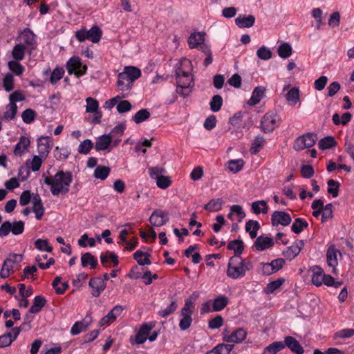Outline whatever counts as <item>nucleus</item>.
<instances>
[{
	"label": "nucleus",
	"instance_id": "nucleus-1",
	"mask_svg": "<svg viewBox=\"0 0 354 354\" xmlns=\"http://www.w3.org/2000/svg\"><path fill=\"white\" fill-rule=\"evenodd\" d=\"M193 65L187 58H183L176 65L175 76L176 79L177 93L185 97L190 95L194 86Z\"/></svg>",
	"mask_w": 354,
	"mask_h": 354
},
{
	"label": "nucleus",
	"instance_id": "nucleus-2",
	"mask_svg": "<svg viewBox=\"0 0 354 354\" xmlns=\"http://www.w3.org/2000/svg\"><path fill=\"white\" fill-rule=\"evenodd\" d=\"M73 180L71 172L59 171L52 176L44 177V183L50 187L53 196L65 195L69 192Z\"/></svg>",
	"mask_w": 354,
	"mask_h": 354
},
{
	"label": "nucleus",
	"instance_id": "nucleus-3",
	"mask_svg": "<svg viewBox=\"0 0 354 354\" xmlns=\"http://www.w3.org/2000/svg\"><path fill=\"white\" fill-rule=\"evenodd\" d=\"M253 268L251 261L243 259L241 256L231 257L227 263L226 275L228 278L237 280L243 278L248 272Z\"/></svg>",
	"mask_w": 354,
	"mask_h": 354
},
{
	"label": "nucleus",
	"instance_id": "nucleus-4",
	"mask_svg": "<svg viewBox=\"0 0 354 354\" xmlns=\"http://www.w3.org/2000/svg\"><path fill=\"white\" fill-rule=\"evenodd\" d=\"M141 76V71L136 66H125L118 75V90L128 93L132 88L134 82Z\"/></svg>",
	"mask_w": 354,
	"mask_h": 354
},
{
	"label": "nucleus",
	"instance_id": "nucleus-5",
	"mask_svg": "<svg viewBox=\"0 0 354 354\" xmlns=\"http://www.w3.org/2000/svg\"><path fill=\"white\" fill-rule=\"evenodd\" d=\"M310 271L312 273V283L316 286H321L322 284H324L327 286L337 288L341 285L339 282H335L332 276L325 274L324 270L319 266H312L310 268Z\"/></svg>",
	"mask_w": 354,
	"mask_h": 354
},
{
	"label": "nucleus",
	"instance_id": "nucleus-6",
	"mask_svg": "<svg viewBox=\"0 0 354 354\" xmlns=\"http://www.w3.org/2000/svg\"><path fill=\"white\" fill-rule=\"evenodd\" d=\"M223 342L228 344H241L248 335V332L244 328H238L233 331L224 329L221 333Z\"/></svg>",
	"mask_w": 354,
	"mask_h": 354
},
{
	"label": "nucleus",
	"instance_id": "nucleus-7",
	"mask_svg": "<svg viewBox=\"0 0 354 354\" xmlns=\"http://www.w3.org/2000/svg\"><path fill=\"white\" fill-rule=\"evenodd\" d=\"M75 37L80 42L87 39L93 43H97L102 37V30L98 26H93L88 30L83 28L76 31Z\"/></svg>",
	"mask_w": 354,
	"mask_h": 354
},
{
	"label": "nucleus",
	"instance_id": "nucleus-8",
	"mask_svg": "<svg viewBox=\"0 0 354 354\" xmlns=\"http://www.w3.org/2000/svg\"><path fill=\"white\" fill-rule=\"evenodd\" d=\"M279 115L274 112L266 113L261 120L260 128L264 133L273 131L280 124Z\"/></svg>",
	"mask_w": 354,
	"mask_h": 354
},
{
	"label": "nucleus",
	"instance_id": "nucleus-9",
	"mask_svg": "<svg viewBox=\"0 0 354 354\" xmlns=\"http://www.w3.org/2000/svg\"><path fill=\"white\" fill-rule=\"evenodd\" d=\"M24 231V223L21 221H5L0 227V236L3 237L12 232L14 235L21 234Z\"/></svg>",
	"mask_w": 354,
	"mask_h": 354
},
{
	"label": "nucleus",
	"instance_id": "nucleus-10",
	"mask_svg": "<svg viewBox=\"0 0 354 354\" xmlns=\"http://www.w3.org/2000/svg\"><path fill=\"white\" fill-rule=\"evenodd\" d=\"M66 68L70 75L75 74L77 77L84 75L87 71V66L82 63L81 59L77 56L71 57L66 63Z\"/></svg>",
	"mask_w": 354,
	"mask_h": 354
},
{
	"label": "nucleus",
	"instance_id": "nucleus-11",
	"mask_svg": "<svg viewBox=\"0 0 354 354\" xmlns=\"http://www.w3.org/2000/svg\"><path fill=\"white\" fill-rule=\"evenodd\" d=\"M21 260L20 254H12L4 260L2 268L0 270V277L3 279L8 278L14 272L15 264Z\"/></svg>",
	"mask_w": 354,
	"mask_h": 354
},
{
	"label": "nucleus",
	"instance_id": "nucleus-12",
	"mask_svg": "<svg viewBox=\"0 0 354 354\" xmlns=\"http://www.w3.org/2000/svg\"><path fill=\"white\" fill-rule=\"evenodd\" d=\"M19 44H22L24 47L28 49H35L37 46L35 35L29 28L21 31L18 37Z\"/></svg>",
	"mask_w": 354,
	"mask_h": 354
},
{
	"label": "nucleus",
	"instance_id": "nucleus-13",
	"mask_svg": "<svg viewBox=\"0 0 354 354\" xmlns=\"http://www.w3.org/2000/svg\"><path fill=\"white\" fill-rule=\"evenodd\" d=\"M315 143V136L313 133H306L298 137L294 143V149L296 151H301L306 148L313 147Z\"/></svg>",
	"mask_w": 354,
	"mask_h": 354
},
{
	"label": "nucleus",
	"instance_id": "nucleus-14",
	"mask_svg": "<svg viewBox=\"0 0 354 354\" xmlns=\"http://www.w3.org/2000/svg\"><path fill=\"white\" fill-rule=\"evenodd\" d=\"M52 139L48 136H41L37 139V151L42 158H46L53 147Z\"/></svg>",
	"mask_w": 354,
	"mask_h": 354
},
{
	"label": "nucleus",
	"instance_id": "nucleus-15",
	"mask_svg": "<svg viewBox=\"0 0 354 354\" xmlns=\"http://www.w3.org/2000/svg\"><path fill=\"white\" fill-rule=\"evenodd\" d=\"M292 221L289 214L282 211H274L271 215V223L273 226H288Z\"/></svg>",
	"mask_w": 354,
	"mask_h": 354
},
{
	"label": "nucleus",
	"instance_id": "nucleus-16",
	"mask_svg": "<svg viewBox=\"0 0 354 354\" xmlns=\"http://www.w3.org/2000/svg\"><path fill=\"white\" fill-rule=\"evenodd\" d=\"M341 255L339 251L335 248L334 245L328 247L326 252V261L328 266L331 268V272L334 274H337V270L336 267L338 265L337 255Z\"/></svg>",
	"mask_w": 354,
	"mask_h": 354
},
{
	"label": "nucleus",
	"instance_id": "nucleus-17",
	"mask_svg": "<svg viewBox=\"0 0 354 354\" xmlns=\"http://www.w3.org/2000/svg\"><path fill=\"white\" fill-rule=\"evenodd\" d=\"M123 310L124 308L122 306L116 305L106 315L100 320L99 326H104L112 324L122 314Z\"/></svg>",
	"mask_w": 354,
	"mask_h": 354
},
{
	"label": "nucleus",
	"instance_id": "nucleus-18",
	"mask_svg": "<svg viewBox=\"0 0 354 354\" xmlns=\"http://www.w3.org/2000/svg\"><path fill=\"white\" fill-rule=\"evenodd\" d=\"M152 328L153 326H151L147 323H144L140 325L136 335H135L134 342L137 344H144L147 341Z\"/></svg>",
	"mask_w": 354,
	"mask_h": 354
},
{
	"label": "nucleus",
	"instance_id": "nucleus-19",
	"mask_svg": "<svg viewBox=\"0 0 354 354\" xmlns=\"http://www.w3.org/2000/svg\"><path fill=\"white\" fill-rule=\"evenodd\" d=\"M169 221L168 214L162 210L156 209L151 214L149 221L153 225L160 227Z\"/></svg>",
	"mask_w": 354,
	"mask_h": 354
},
{
	"label": "nucleus",
	"instance_id": "nucleus-20",
	"mask_svg": "<svg viewBox=\"0 0 354 354\" xmlns=\"http://www.w3.org/2000/svg\"><path fill=\"white\" fill-rule=\"evenodd\" d=\"M21 332L19 327L13 328L10 332L0 336V347L4 348L10 346L15 341Z\"/></svg>",
	"mask_w": 354,
	"mask_h": 354
},
{
	"label": "nucleus",
	"instance_id": "nucleus-21",
	"mask_svg": "<svg viewBox=\"0 0 354 354\" xmlns=\"http://www.w3.org/2000/svg\"><path fill=\"white\" fill-rule=\"evenodd\" d=\"M304 245V242L302 240H297L286 249L283 255L287 259L292 260L299 254Z\"/></svg>",
	"mask_w": 354,
	"mask_h": 354
},
{
	"label": "nucleus",
	"instance_id": "nucleus-22",
	"mask_svg": "<svg viewBox=\"0 0 354 354\" xmlns=\"http://www.w3.org/2000/svg\"><path fill=\"white\" fill-rule=\"evenodd\" d=\"M112 140L111 134H104L99 136L96 140L95 149L97 151H111L110 146L112 143Z\"/></svg>",
	"mask_w": 354,
	"mask_h": 354
},
{
	"label": "nucleus",
	"instance_id": "nucleus-23",
	"mask_svg": "<svg viewBox=\"0 0 354 354\" xmlns=\"http://www.w3.org/2000/svg\"><path fill=\"white\" fill-rule=\"evenodd\" d=\"M89 286L91 288V294L93 297H97L105 289L106 284L101 278H93L89 281Z\"/></svg>",
	"mask_w": 354,
	"mask_h": 354
},
{
	"label": "nucleus",
	"instance_id": "nucleus-24",
	"mask_svg": "<svg viewBox=\"0 0 354 354\" xmlns=\"http://www.w3.org/2000/svg\"><path fill=\"white\" fill-rule=\"evenodd\" d=\"M32 211L35 214V218L37 220H40L44 214V207L41 199L40 196L36 194L32 196Z\"/></svg>",
	"mask_w": 354,
	"mask_h": 354
},
{
	"label": "nucleus",
	"instance_id": "nucleus-25",
	"mask_svg": "<svg viewBox=\"0 0 354 354\" xmlns=\"http://www.w3.org/2000/svg\"><path fill=\"white\" fill-rule=\"evenodd\" d=\"M274 245V241L272 238L259 236L257 238L254 247L258 251H263L266 249L271 248Z\"/></svg>",
	"mask_w": 354,
	"mask_h": 354
},
{
	"label": "nucleus",
	"instance_id": "nucleus-26",
	"mask_svg": "<svg viewBox=\"0 0 354 354\" xmlns=\"http://www.w3.org/2000/svg\"><path fill=\"white\" fill-rule=\"evenodd\" d=\"M245 217V213L241 205H234L230 207V211L227 215L229 219L241 222Z\"/></svg>",
	"mask_w": 354,
	"mask_h": 354
},
{
	"label": "nucleus",
	"instance_id": "nucleus-27",
	"mask_svg": "<svg viewBox=\"0 0 354 354\" xmlns=\"http://www.w3.org/2000/svg\"><path fill=\"white\" fill-rule=\"evenodd\" d=\"M286 346L296 354H303L304 350L301 346L299 342L291 336H287L285 337L284 342H283Z\"/></svg>",
	"mask_w": 354,
	"mask_h": 354
},
{
	"label": "nucleus",
	"instance_id": "nucleus-28",
	"mask_svg": "<svg viewBox=\"0 0 354 354\" xmlns=\"http://www.w3.org/2000/svg\"><path fill=\"white\" fill-rule=\"evenodd\" d=\"M205 41V33L203 32H196L192 33L188 39V45L190 48H198L203 44Z\"/></svg>",
	"mask_w": 354,
	"mask_h": 354
},
{
	"label": "nucleus",
	"instance_id": "nucleus-29",
	"mask_svg": "<svg viewBox=\"0 0 354 354\" xmlns=\"http://www.w3.org/2000/svg\"><path fill=\"white\" fill-rule=\"evenodd\" d=\"M195 309V304L192 297L185 299L184 306L180 310L181 317H192Z\"/></svg>",
	"mask_w": 354,
	"mask_h": 354
},
{
	"label": "nucleus",
	"instance_id": "nucleus-30",
	"mask_svg": "<svg viewBox=\"0 0 354 354\" xmlns=\"http://www.w3.org/2000/svg\"><path fill=\"white\" fill-rule=\"evenodd\" d=\"M30 144V140L27 137L21 136L15 147L14 153L17 156H21L28 149Z\"/></svg>",
	"mask_w": 354,
	"mask_h": 354
},
{
	"label": "nucleus",
	"instance_id": "nucleus-31",
	"mask_svg": "<svg viewBox=\"0 0 354 354\" xmlns=\"http://www.w3.org/2000/svg\"><path fill=\"white\" fill-rule=\"evenodd\" d=\"M286 348V344L281 341H276L264 348L261 354H277Z\"/></svg>",
	"mask_w": 354,
	"mask_h": 354
},
{
	"label": "nucleus",
	"instance_id": "nucleus-32",
	"mask_svg": "<svg viewBox=\"0 0 354 354\" xmlns=\"http://www.w3.org/2000/svg\"><path fill=\"white\" fill-rule=\"evenodd\" d=\"M97 264V259L91 253L86 252L81 257V265L85 268L90 266L91 269H95Z\"/></svg>",
	"mask_w": 354,
	"mask_h": 354
},
{
	"label": "nucleus",
	"instance_id": "nucleus-33",
	"mask_svg": "<svg viewBox=\"0 0 354 354\" xmlns=\"http://www.w3.org/2000/svg\"><path fill=\"white\" fill-rule=\"evenodd\" d=\"M234 348L233 344L221 343L207 351L205 354H230Z\"/></svg>",
	"mask_w": 354,
	"mask_h": 354
},
{
	"label": "nucleus",
	"instance_id": "nucleus-34",
	"mask_svg": "<svg viewBox=\"0 0 354 354\" xmlns=\"http://www.w3.org/2000/svg\"><path fill=\"white\" fill-rule=\"evenodd\" d=\"M228 303V298L225 295H221L213 300L212 310L214 312L221 311L225 308Z\"/></svg>",
	"mask_w": 354,
	"mask_h": 354
},
{
	"label": "nucleus",
	"instance_id": "nucleus-35",
	"mask_svg": "<svg viewBox=\"0 0 354 354\" xmlns=\"http://www.w3.org/2000/svg\"><path fill=\"white\" fill-rule=\"evenodd\" d=\"M255 22V17L253 15L239 16L235 19L236 24L239 28H250Z\"/></svg>",
	"mask_w": 354,
	"mask_h": 354
},
{
	"label": "nucleus",
	"instance_id": "nucleus-36",
	"mask_svg": "<svg viewBox=\"0 0 354 354\" xmlns=\"http://www.w3.org/2000/svg\"><path fill=\"white\" fill-rule=\"evenodd\" d=\"M251 207L255 214H267L269 209L266 201L263 200L253 202Z\"/></svg>",
	"mask_w": 354,
	"mask_h": 354
},
{
	"label": "nucleus",
	"instance_id": "nucleus-37",
	"mask_svg": "<svg viewBox=\"0 0 354 354\" xmlns=\"http://www.w3.org/2000/svg\"><path fill=\"white\" fill-rule=\"evenodd\" d=\"M299 90L297 87H292L290 88L286 95V100L291 106L295 105L299 101Z\"/></svg>",
	"mask_w": 354,
	"mask_h": 354
},
{
	"label": "nucleus",
	"instance_id": "nucleus-38",
	"mask_svg": "<svg viewBox=\"0 0 354 354\" xmlns=\"http://www.w3.org/2000/svg\"><path fill=\"white\" fill-rule=\"evenodd\" d=\"M264 95V88L261 86L256 87L252 93V96L248 101V104L251 106L257 104L263 98Z\"/></svg>",
	"mask_w": 354,
	"mask_h": 354
},
{
	"label": "nucleus",
	"instance_id": "nucleus-39",
	"mask_svg": "<svg viewBox=\"0 0 354 354\" xmlns=\"http://www.w3.org/2000/svg\"><path fill=\"white\" fill-rule=\"evenodd\" d=\"M90 321H78L76 322L71 329V333L73 335H77L83 331H85L89 326Z\"/></svg>",
	"mask_w": 354,
	"mask_h": 354
},
{
	"label": "nucleus",
	"instance_id": "nucleus-40",
	"mask_svg": "<svg viewBox=\"0 0 354 354\" xmlns=\"http://www.w3.org/2000/svg\"><path fill=\"white\" fill-rule=\"evenodd\" d=\"M46 299L41 295H37L34 298L33 304L29 309L30 313H37L46 304Z\"/></svg>",
	"mask_w": 354,
	"mask_h": 354
},
{
	"label": "nucleus",
	"instance_id": "nucleus-41",
	"mask_svg": "<svg viewBox=\"0 0 354 354\" xmlns=\"http://www.w3.org/2000/svg\"><path fill=\"white\" fill-rule=\"evenodd\" d=\"M46 158H42L41 156L35 155L31 160H27L26 165L32 171H37L39 170L42 162Z\"/></svg>",
	"mask_w": 354,
	"mask_h": 354
},
{
	"label": "nucleus",
	"instance_id": "nucleus-42",
	"mask_svg": "<svg viewBox=\"0 0 354 354\" xmlns=\"http://www.w3.org/2000/svg\"><path fill=\"white\" fill-rule=\"evenodd\" d=\"M260 229V225L257 221L250 220L245 224V230L250 237L254 239L257 236V231Z\"/></svg>",
	"mask_w": 354,
	"mask_h": 354
},
{
	"label": "nucleus",
	"instance_id": "nucleus-43",
	"mask_svg": "<svg viewBox=\"0 0 354 354\" xmlns=\"http://www.w3.org/2000/svg\"><path fill=\"white\" fill-rule=\"evenodd\" d=\"M308 223L301 218H297L291 226L292 231L295 234L301 233L305 228H307Z\"/></svg>",
	"mask_w": 354,
	"mask_h": 354
},
{
	"label": "nucleus",
	"instance_id": "nucleus-44",
	"mask_svg": "<svg viewBox=\"0 0 354 354\" xmlns=\"http://www.w3.org/2000/svg\"><path fill=\"white\" fill-rule=\"evenodd\" d=\"M149 254L143 252L141 250H137L133 254L134 259L138 262L140 266L150 265L151 261L149 258Z\"/></svg>",
	"mask_w": 354,
	"mask_h": 354
},
{
	"label": "nucleus",
	"instance_id": "nucleus-45",
	"mask_svg": "<svg viewBox=\"0 0 354 354\" xmlns=\"http://www.w3.org/2000/svg\"><path fill=\"white\" fill-rule=\"evenodd\" d=\"M227 248L234 252V255H239L242 254L243 251V243L241 240H234L227 244Z\"/></svg>",
	"mask_w": 354,
	"mask_h": 354
},
{
	"label": "nucleus",
	"instance_id": "nucleus-46",
	"mask_svg": "<svg viewBox=\"0 0 354 354\" xmlns=\"http://www.w3.org/2000/svg\"><path fill=\"white\" fill-rule=\"evenodd\" d=\"M222 205V199H212L207 204L205 205L204 209L209 212H218L221 209Z\"/></svg>",
	"mask_w": 354,
	"mask_h": 354
},
{
	"label": "nucleus",
	"instance_id": "nucleus-47",
	"mask_svg": "<svg viewBox=\"0 0 354 354\" xmlns=\"http://www.w3.org/2000/svg\"><path fill=\"white\" fill-rule=\"evenodd\" d=\"M110 170L109 167L97 166L94 171L93 176L97 179L104 180L108 177Z\"/></svg>",
	"mask_w": 354,
	"mask_h": 354
},
{
	"label": "nucleus",
	"instance_id": "nucleus-48",
	"mask_svg": "<svg viewBox=\"0 0 354 354\" xmlns=\"http://www.w3.org/2000/svg\"><path fill=\"white\" fill-rule=\"evenodd\" d=\"M27 48L22 44H17L12 50V55L17 61H21L24 58L25 51Z\"/></svg>",
	"mask_w": 354,
	"mask_h": 354
},
{
	"label": "nucleus",
	"instance_id": "nucleus-49",
	"mask_svg": "<svg viewBox=\"0 0 354 354\" xmlns=\"http://www.w3.org/2000/svg\"><path fill=\"white\" fill-rule=\"evenodd\" d=\"M284 283V279L282 278L278 279L275 281L268 283L266 287L264 288V292L266 294H272L276 290L279 288Z\"/></svg>",
	"mask_w": 354,
	"mask_h": 354
},
{
	"label": "nucleus",
	"instance_id": "nucleus-50",
	"mask_svg": "<svg viewBox=\"0 0 354 354\" xmlns=\"http://www.w3.org/2000/svg\"><path fill=\"white\" fill-rule=\"evenodd\" d=\"M277 51L280 57L286 59L292 55V48L288 43H283L279 46Z\"/></svg>",
	"mask_w": 354,
	"mask_h": 354
},
{
	"label": "nucleus",
	"instance_id": "nucleus-51",
	"mask_svg": "<svg viewBox=\"0 0 354 354\" xmlns=\"http://www.w3.org/2000/svg\"><path fill=\"white\" fill-rule=\"evenodd\" d=\"M35 248L41 252H51L53 248L49 245L47 239H38L35 241Z\"/></svg>",
	"mask_w": 354,
	"mask_h": 354
},
{
	"label": "nucleus",
	"instance_id": "nucleus-52",
	"mask_svg": "<svg viewBox=\"0 0 354 354\" xmlns=\"http://www.w3.org/2000/svg\"><path fill=\"white\" fill-rule=\"evenodd\" d=\"M243 165L242 159L230 160L227 162V169L233 173H237L242 169Z\"/></svg>",
	"mask_w": 354,
	"mask_h": 354
},
{
	"label": "nucleus",
	"instance_id": "nucleus-53",
	"mask_svg": "<svg viewBox=\"0 0 354 354\" xmlns=\"http://www.w3.org/2000/svg\"><path fill=\"white\" fill-rule=\"evenodd\" d=\"M65 73L64 69L62 67H56L51 73L50 82L52 84H57L63 77Z\"/></svg>",
	"mask_w": 354,
	"mask_h": 354
},
{
	"label": "nucleus",
	"instance_id": "nucleus-54",
	"mask_svg": "<svg viewBox=\"0 0 354 354\" xmlns=\"http://www.w3.org/2000/svg\"><path fill=\"white\" fill-rule=\"evenodd\" d=\"M150 117V113L147 109H142L138 111L133 117L132 120L136 123L140 124L147 120Z\"/></svg>",
	"mask_w": 354,
	"mask_h": 354
},
{
	"label": "nucleus",
	"instance_id": "nucleus-55",
	"mask_svg": "<svg viewBox=\"0 0 354 354\" xmlns=\"http://www.w3.org/2000/svg\"><path fill=\"white\" fill-rule=\"evenodd\" d=\"M336 145V141L332 136H327L321 139L318 143L320 149H330Z\"/></svg>",
	"mask_w": 354,
	"mask_h": 354
},
{
	"label": "nucleus",
	"instance_id": "nucleus-56",
	"mask_svg": "<svg viewBox=\"0 0 354 354\" xmlns=\"http://www.w3.org/2000/svg\"><path fill=\"white\" fill-rule=\"evenodd\" d=\"M93 147V143L90 139H86L81 142L78 146L77 151L81 154H88Z\"/></svg>",
	"mask_w": 354,
	"mask_h": 354
},
{
	"label": "nucleus",
	"instance_id": "nucleus-57",
	"mask_svg": "<svg viewBox=\"0 0 354 354\" xmlns=\"http://www.w3.org/2000/svg\"><path fill=\"white\" fill-rule=\"evenodd\" d=\"M17 111V106L14 103H9L6 107L3 114L5 119L11 120L15 118Z\"/></svg>",
	"mask_w": 354,
	"mask_h": 354
},
{
	"label": "nucleus",
	"instance_id": "nucleus-58",
	"mask_svg": "<svg viewBox=\"0 0 354 354\" xmlns=\"http://www.w3.org/2000/svg\"><path fill=\"white\" fill-rule=\"evenodd\" d=\"M86 111L87 113H94L97 112L99 103L95 99L88 97L86 99Z\"/></svg>",
	"mask_w": 354,
	"mask_h": 354
},
{
	"label": "nucleus",
	"instance_id": "nucleus-59",
	"mask_svg": "<svg viewBox=\"0 0 354 354\" xmlns=\"http://www.w3.org/2000/svg\"><path fill=\"white\" fill-rule=\"evenodd\" d=\"M70 153V150L66 147L59 148V147H56L54 151V156L57 160H63L68 158Z\"/></svg>",
	"mask_w": 354,
	"mask_h": 354
},
{
	"label": "nucleus",
	"instance_id": "nucleus-60",
	"mask_svg": "<svg viewBox=\"0 0 354 354\" xmlns=\"http://www.w3.org/2000/svg\"><path fill=\"white\" fill-rule=\"evenodd\" d=\"M210 109L213 112H218L223 105V98L219 95H214L209 102Z\"/></svg>",
	"mask_w": 354,
	"mask_h": 354
},
{
	"label": "nucleus",
	"instance_id": "nucleus-61",
	"mask_svg": "<svg viewBox=\"0 0 354 354\" xmlns=\"http://www.w3.org/2000/svg\"><path fill=\"white\" fill-rule=\"evenodd\" d=\"M2 85L6 91L10 92L13 90L14 88V77L12 74H6L3 79Z\"/></svg>",
	"mask_w": 354,
	"mask_h": 354
},
{
	"label": "nucleus",
	"instance_id": "nucleus-62",
	"mask_svg": "<svg viewBox=\"0 0 354 354\" xmlns=\"http://www.w3.org/2000/svg\"><path fill=\"white\" fill-rule=\"evenodd\" d=\"M272 51L270 49L265 46H261L257 50V57L263 60H268L272 57Z\"/></svg>",
	"mask_w": 354,
	"mask_h": 354
},
{
	"label": "nucleus",
	"instance_id": "nucleus-63",
	"mask_svg": "<svg viewBox=\"0 0 354 354\" xmlns=\"http://www.w3.org/2000/svg\"><path fill=\"white\" fill-rule=\"evenodd\" d=\"M8 67L12 73L18 76L21 75L24 71V66L17 60L10 61L8 62Z\"/></svg>",
	"mask_w": 354,
	"mask_h": 354
},
{
	"label": "nucleus",
	"instance_id": "nucleus-64",
	"mask_svg": "<svg viewBox=\"0 0 354 354\" xmlns=\"http://www.w3.org/2000/svg\"><path fill=\"white\" fill-rule=\"evenodd\" d=\"M354 335L353 328H344L334 334L335 339H347Z\"/></svg>",
	"mask_w": 354,
	"mask_h": 354
}]
</instances>
